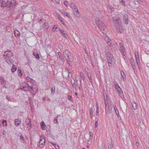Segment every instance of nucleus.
<instances>
[{"instance_id": "45", "label": "nucleus", "mask_w": 149, "mask_h": 149, "mask_svg": "<svg viewBox=\"0 0 149 149\" xmlns=\"http://www.w3.org/2000/svg\"><path fill=\"white\" fill-rule=\"evenodd\" d=\"M51 143L53 145H55V147L56 149H59V146L58 145H56L55 144L53 143Z\"/></svg>"}, {"instance_id": "9", "label": "nucleus", "mask_w": 149, "mask_h": 149, "mask_svg": "<svg viewBox=\"0 0 149 149\" xmlns=\"http://www.w3.org/2000/svg\"><path fill=\"white\" fill-rule=\"evenodd\" d=\"M13 55V53L10 50L5 51L4 54V56L11 57Z\"/></svg>"}, {"instance_id": "22", "label": "nucleus", "mask_w": 149, "mask_h": 149, "mask_svg": "<svg viewBox=\"0 0 149 149\" xmlns=\"http://www.w3.org/2000/svg\"><path fill=\"white\" fill-rule=\"evenodd\" d=\"M132 106L134 110H136L137 109L138 106L137 104L135 102H133Z\"/></svg>"}, {"instance_id": "16", "label": "nucleus", "mask_w": 149, "mask_h": 149, "mask_svg": "<svg viewBox=\"0 0 149 149\" xmlns=\"http://www.w3.org/2000/svg\"><path fill=\"white\" fill-rule=\"evenodd\" d=\"M6 62L9 64H12L13 63V61L12 58H8L6 59Z\"/></svg>"}, {"instance_id": "5", "label": "nucleus", "mask_w": 149, "mask_h": 149, "mask_svg": "<svg viewBox=\"0 0 149 149\" xmlns=\"http://www.w3.org/2000/svg\"><path fill=\"white\" fill-rule=\"evenodd\" d=\"M122 16L124 23L126 24H128L129 22V19L127 15L125 13H123L122 14Z\"/></svg>"}, {"instance_id": "41", "label": "nucleus", "mask_w": 149, "mask_h": 149, "mask_svg": "<svg viewBox=\"0 0 149 149\" xmlns=\"http://www.w3.org/2000/svg\"><path fill=\"white\" fill-rule=\"evenodd\" d=\"M136 62L137 64V65L138 66H139V58H138L137 59L136 58Z\"/></svg>"}, {"instance_id": "24", "label": "nucleus", "mask_w": 149, "mask_h": 149, "mask_svg": "<svg viewBox=\"0 0 149 149\" xmlns=\"http://www.w3.org/2000/svg\"><path fill=\"white\" fill-rule=\"evenodd\" d=\"M17 70V67L15 65H13V66L11 69V71L12 72H14L16 70Z\"/></svg>"}, {"instance_id": "53", "label": "nucleus", "mask_w": 149, "mask_h": 149, "mask_svg": "<svg viewBox=\"0 0 149 149\" xmlns=\"http://www.w3.org/2000/svg\"><path fill=\"white\" fill-rule=\"evenodd\" d=\"M58 120L57 119H55L54 120V123H58Z\"/></svg>"}, {"instance_id": "14", "label": "nucleus", "mask_w": 149, "mask_h": 149, "mask_svg": "<svg viewBox=\"0 0 149 149\" xmlns=\"http://www.w3.org/2000/svg\"><path fill=\"white\" fill-rule=\"evenodd\" d=\"M58 29L59 31L60 32L61 34L63 35V36L65 37L66 38H67V37H68V35L66 33H64V31L63 30L61 29L60 28H58Z\"/></svg>"}, {"instance_id": "8", "label": "nucleus", "mask_w": 149, "mask_h": 149, "mask_svg": "<svg viewBox=\"0 0 149 149\" xmlns=\"http://www.w3.org/2000/svg\"><path fill=\"white\" fill-rule=\"evenodd\" d=\"M104 40L105 42H107V43L108 45H109L110 47L112 49V47H111V46H112V47H113L112 46L113 45H111L112 44L111 42V39H109L108 37L107 36H105L104 37Z\"/></svg>"}, {"instance_id": "2", "label": "nucleus", "mask_w": 149, "mask_h": 149, "mask_svg": "<svg viewBox=\"0 0 149 149\" xmlns=\"http://www.w3.org/2000/svg\"><path fill=\"white\" fill-rule=\"evenodd\" d=\"M21 89L25 91H29L33 94L35 95L38 92V87L36 84H32L30 86L29 84H23L20 87Z\"/></svg>"}, {"instance_id": "39", "label": "nucleus", "mask_w": 149, "mask_h": 149, "mask_svg": "<svg viewBox=\"0 0 149 149\" xmlns=\"http://www.w3.org/2000/svg\"><path fill=\"white\" fill-rule=\"evenodd\" d=\"M88 76L89 77V80L92 83V78H91V74H88Z\"/></svg>"}, {"instance_id": "43", "label": "nucleus", "mask_w": 149, "mask_h": 149, "mask_svg": "<svg viewBox=\"0 0 149 149\" xmlns=\"http://www.w3.org/2000/svg\"><path fill=\"white\" fill-rule=\"evenodd\" d=\"M66 60H67V62L68 63V64H69V62H71L72 61H73L72 59L70 58H69V59H67Z\"/></svg>"}, {"instance_id": "35", "label": "nucleus", "mask_w": 149, "mask_h": 149, "mask_svg": "<svg viewBox=\"0 0 149 149\" xmlns=\"http://www.w3.org/2000/svg\"><path fill=\"white\" fill-rule=\"evenodd\" d=\"M57 27H58L56 25H55L52 29V30L54 32L57 29Z\"/></svg>"}, {"instance_id": "23", "label": "nucleus", "mask_w": 149, "mask_h": 149, "mask_svg": "<svg viewBox=\"0 0 149 149\" xmlns=\"http://www.w3.org/2000/svg\"><path fill=\"white\" fill-rule=\"evenodd\" d=\"M33 55L35 56V57L38 59H39L40 58V56L38 54L37 52H34L33 53Z\"/></svg>"}, {"instance_id": "28", "label": "nucleus", "mask_w": 149, "mask_h": 149, "mask_svg": "<svg viewBox=\"0 0 149 149\" xmlns=\"http://www.w3.org/2000/svg\"><path fill=\"white\" fill-rule=\"evenodd\" d=\"M55 87L54 86L51 89V93H53L54 94L55 92Z\"/></svg>"}, {"instance_id": "3", "label": "nucleus", "mask_w": 149, "mask_h": 149, "mask_svg": "<svg viewBox=\"0 0 149 149\" xmlns=\"http://www.w3.org/2000/svg\"><path fill=\"white\" fill-rule=\"evenodd\" d=\"M16 3V1L15 0L11 1L10 0H0V5L2 7H6L8 6L10 7L11 6H14Z\"/></svg>"}, {"instance_id": "59", "label": "nucleus", "mask_w": 149, "mask_h": 149, "mask_svg": "<svg viewBox=\"0 0 149 149\" xmlns=\"http://www.w3.org/2000/svg\"><path fill=\"white\" fill-rule=\"evenodd\" d=\"M59 58L60 59L61 61H62L63 59V58L61 56L59 57Z\"/></svg>"}, {"instance_id": "21", "label": "nucleus", "mask_w": 149, "mask_h": 149, "mask_svg": "<svg viewBox=\"0 0 149 149\" xmlns=\"http://www.w3.org/2000/svg\"><path fill=\"white\" fill-rule=\"evenodd\" d=\"M70 6L72 9L75 10L77 8L76 6L73 3H71L70 4Z\"/></svg>"}, {"instance_id": "38", "label": "nucleus", "mask_w": 149, "mask_h": 149, "mask_svg": "<svg viewBox=\"0 0 149 149\" xmlns=\"http://www.w3.org/2000/svg\"><path fill=\"white\" fill-rule=\"evenodd\" d=\"M18 73L19 75V76L20 77L22 75V72H21V70H18Z\"/></svg>"}, {"instance_id": "58", "label": "nucleus", "mask_w": 149, "mask_h": 149, "mask_svg": "<svg viewBox=\"0 0 149 149\" xmlns=\"http://www.w3.org/2000/svg\"><path fill=\"white\" fill-rule=\"evenodd\" d=\"M133 3L134 4L137 5L138 4V2H136L135 1H134Z\"/></svg>"}, {"instance_id": "32", "label": "nucleus", "mask_w": 149, "mask_h": 149, "mask_svg": "<svg viewBox=\"0 0 149 149\" xmlns=\"http://www.w3.org/2000/svg\"><path fill=\"white\" fill-rule=\"evenodd\" d=\"M62 13L63 15H66L68 17H69L70 16V15L67 13L65 12H63Z\"/></svg>"}, {"instance_id": "56", "label": "nucleus", "mask_w": 149, "mask_h": 149, "mask_svg": "<svg viewBox=\"0 0 149 149\" xmlns=\"http://www.w3.org/2000/svg\"><path fill=\"white\" fill-rule=\"evenodd\" d=\"M96 112H99V108H98V106H97V107H96Z\"/></svg>"}, {"instance_id": "40", "label": "nucleus", "mask_w": 149, "mask_h": 149, "mask_svg": "<svg viewBox=\"0 0 149 149\" xmlns=\"http://www.w3.org/2000/svg\"><path fill=\"white\" fill-rule=\"evenodd\" d=\"M26 79L28 80V81L27 82V84H28V83H29V82H30V81H31L32 79L31 78H30L28 76L26 77Z\"/></svg>"}, {"instance_id": "62", "label": "nucleus", "mask_w": 149, "mask_h": 149, "mask_svg": "<svg viewBox=\"0 0 149 149\" xmlns=\"http://www.w3.org/2000/svg\"><path fill=\"white\" fill-rule=\"evenodd\" d=\"M90 116H91V118L93 116L92 113V114H90Z\"/></svg>"}, {"instance_id": "46", "label": "nucleus", "mask_w": 149, "mask_h": 149, "mask_svg": "<svg viewBox=\"0 0 149 149\" xmlns=\"http://www.w3.org/2000/svg\"><path fill=\"white\" fill-rule=\"evenodd\" d=\"M4 123H6L5 124V125L6 126H7V121L6 120H4L2 121V123L4 124Z\"/></svg>"}, {"instance_id": "1", "label": "nucleus", "mask_w": 149, "mask_h": 149, "mask_svg": "<svg viewBox=\"0 0 149 149\" xmlns=\"http://www.w3.org/2000/svg\"><path fill=\"white\" fill-rule=\"evenodd\" d=\"M112 20L117 32L122 33L123 29L120 18L117 17H112Z\"/></svg>"}, {"instance_id": "6", "label": "nucleus", "mask_w": 149, "mask_h": 149, "mask_svg": "<svg viewBox=\"0 0 149 149\" xmlns=\"http://www.w3.org/2000/svg\"><path fill=\"white\" fill-rule=\"evenodd\" d=\"M95 22L99 28H101V26L104 24L102 21L98 18L95 19Z\"/></svg>"}, {"instance_id": "34", "label": "nucleus", "mask_w": 149, "mask_h": 149, "mask_svg": "<svg viewBox=\"0 0 149 149\" xmlns=\"http://www.w3.org/2000/svg\"><path fill=\"white\" fill-rule=\"evenodd\" d=\"M120 3L121 4V5L123 6H125V1H123V0H120Z\"/></svg>"}, {"instance_id": "47", "label": "nucleus", "mask_w": 149, "mask_h": 149, "mask_svg": "<svg viewBox=\"0 0 149 149\" xmlns=\"http://www.w3.org/2000/svg\"><path fill=\"white\" fill-rule=\"evenodd\" d=\"M68 99L70 101H72V97L71 95H69L68 96Z\"/></svg>"}, {"instance_id": "61", "label": "nucleus", "mask_w": 149, "mask_h": 149, "mask_svg": "<svg viewBox=\"0 0 149 149\" xmlns=\"http://www.w3.org/2000/svg\"><path fill=\"white\" fill-rule=\"evenodd\" d=\"M96 105L97 107V106H98V103L97 102H96Z\"/></svg>"}, {"instance_id": "12", "label": "nucleus", "mask_w": 149, "mask_h": 149, "mask_svg": "<svg viewBox=\"0 0 149 149\" xmlns=\"http://www.w3.org/2000/svg\"><path fill=\"white\" fill-rule=\"evenodd\" d=\"M74 15H75L77 17H80V14L78 9H77V10H76V9H75V10H74Z\"/></svg>"}, {"instance_id": "33", "label": "nucleus", "mask_w": 149, "mask_h": 149, "mask_svg": "<svg viewBox=\"0 0 149 149\" xmlns=\"http://www.w3.org/2000/svg\"><path fill=\"white\" fill-rule=\"evenodd\" d=\"M0 81L1 84H4L5 83V81L3 78H0Z\"/></svg>"}, {"instance_id": "13", "label": "nucleus", "mask_w": 149, "mask_h": 149, "mask_svg": "<svg viewBox=\"0 0 149 149\" xmlns=\"http://www.w3.org/2000/svg\"><path fill=\"white\" fill-rule=\"evenodd\" d=\"M119 47L120 48V49L121 50V53H123L125 51L123 45L121 42H120L119 43Z\"/></svg>"}, {"instance_id": "57", "label": "nucleus", "mask_w": 149, "mask_h": 149, "mask_svg": "<svg viewBox=\"0 0 149 149\" xmlns=\"http://www.w3.org/2000/svg\"><path fill=\"white\" fill-rule=\"evenodd\" d=\"M58 55L59 56V57L61 56V52H58Z\"/></svg>"}, {"instance_id": "11", "label": "nucleus", "mask_w": 149, "mask_h": 149, "mask_svg": "<svg viewBox=\"0 0 149 149\" xmlns=\"http://www.w3.org/2000/svg\"><path fill=\"white\" fill-rule=\"evenodd\" d=\"M45 140L44 139H40L39 144L40 147H42L45 144Z\"/></svg>"}, {"instance_id": "42", "label": "nucleus", "mask_w": 149, "mask_h": 149, "mask_svg": "<svg viewBox=\"0 0 149 149\" xmlns=\"http://www.w3.org/2000/svg\"><path fill=\"white\" fill-rule=\"evenodd\" d=\"M59 19L61 22V23L63 24L64 25V23L61 17H59Z\"/></svg>"}, {"instance_id": "64", "label": "nucleus", "mask_w": 149, "mask_h": 149, "mask_svg": "<svg viewBox=\"0 0 149 149\" xmlns=\"http://www.w3.org/2000/svg\"><path fill=\"white\" fill-rule=\"evenodd\" d=\"M3 87L4 88H6V87L5 86V85H4L3 86Z\"/></svg>"}, {"instance_id": "50", "label": "nucleus", "mask_w": 149, "mask_h": 149, "mask_svg": "<svg viewBox=\"0 0 149 149\" xmlns=\"http://www.w3.org/2000/svg\"><path fill=\"white\" fill-rule=\"evenodd\" d=\"M35 82V80H34L32 79H31V81H30L29 83H31V84H33V83H34Z\"/></svg>"}, {"instance_id": "4", "label": "nucleus", "mask_w": 149, "mask_h": 149, "mask_svg": "<svg viewBox=\"0 0 149 149\" xmlns=\"http://www.w3.org/2000/svg\"><path fill=\"white\" fill-rule=\"evenodd\" d=\"M106 57L108 65L110 67L112 66L114 61V57L112 54L109 52H107Z\"/></svg>"}, {"instance_id": "48", "label": "nucleus", "mask_w": 149, "mask_h": 149, "mask_svg": "<svg viewBox=\"0 0 149 149\" xmlns=\"http://www.w3.org/2000/svg\"><path fill=\"white\" fill-rule=\"evenodd\" d=\"M20 139L23 141L24 140V138L22 134L20 136Z\"/></svg>"}, {"instance_id": "49", "label": "nucleus", "mask_w": 149, "mask_h": 149, "mask_svg": "<svg viewBox=\"0 0 149 149\" xmlns=\"http://www.w3.org/2000/svg\"><path fill=\"white\" fill-rule=\"evenodd\" d=\"M120 95V96L121 97H122L123 96V92L122 91L120 93H119Z\"/></svg>"}, {"instance_id": "30", "label": "nucleus", "mask_w": 149, "mask_h": 149, "mask_svg": "<svg viewBox=\"0 0 149 149\" xmlns=\"http://www.w3.org/2000/svg\"><path fill=\"white\" fill-rule=\"evenodd\" d=\"M114 110H115L116 113V114L117 115V116H118V115H119V111L116 108V106H114Z\"/></svg>"}, {"instance_id": "36", "label": "nucleus", "mask_w": 149, "mask_h": 149, "mask_svg": "<svg viewBox=\"0 0 149 149\" xmlns=\"http://www.w3.org/2000/svg\"><path fill=\"white\" fill-rule=\"evenodd\" d=\"M80 75L82 79H84V76L82 72H80Z\"/></svg>"}, {"instance_id": "51", "label": "nucleus", "mask_w": 149, "mask_h": 149, "mask_svg": "<svg viewBox=\"0 0 149 149\" xmlns=\"http://www.w3.org/2000/svg\"><path fill=\"white\" fill-rule=\"evenodd\" d=\"M98 126V121H96L95 123V126L96 128Z\"/></svg>"}, {"instance_id": "37", "label": "nucleus", "mask_w": 149, "mask_h": 149, "mask_svg": "<svg viewBox=\"0 0 149 149\" xmlns=\"http://www.w3.org/2000/svg\"><path fill=\"white\" fill-rule=\"evenodd\" d=\"M64 4L66 6H68L69 4V2H68V1H64Z\"/></svg>"}, {"instance_id": "20", "label": "nucleus", "mask_w": 149, "mask_h": 149, "mask_svg": "<svg viewBox=\"0 0 149 149\" xmlns=\"http://www.w3.org/2000/svg\"><path fill=\"white\" fill-rule=\"evenodd\" d=\"M120 73L123 80L125 81V80H126V75L124 72L123 71H121Z\"/></svg>"}, {"instance_id": "63", "label": "nucleus", "mask_w": 149, "mask_h": 149, "mask_svg": "<svg viewBox=\"0 0 149 149\" xmlns=\"http://www.w3.org/2000/svg\"><path fill=\"white\" fill-rule=\"evenodd\" d=\"M72 85H73V86L74 88V87H75V86H76L75 84H72Z\"/></svg>"}, {"instance_id": "55", "label": "nucleus", "mask_w": 149, "mask_h": 149, "mask_svg": "<svg viewBox=\"0 0 149 149\" xmlns=\"http://www.w3.org/2000/svg\"><path fill=\"white\" fill-rule=\"evenodd\" d=\"M68 77H70V76H72V75L71 73L70 72H68Z\"/></svg>"}, {"instance_id": "17", "label": "nucleus", "mask_w": 149, "mask_h": 149, "mask_svg": "<svg viewBox=\"0 0 149 149\" xmlns=\"http://www.w3.org/2000/svg\"><path fill=\"white\" fill-rule=\"evenodd\" d=\"M15 123L16 126H18L21 123V120H19L18 119H15Z\"/></svg>"}, {"instance_id": "44", "label": "nucleus", "mask_w": 149, "mask_h": 149, "mask_svg": "<svg viewBox=\"0 0 149 149\" xmlns=\"http://www.w3.org/2000/svg\"><path fill=\"white\" fill-rule=\"evenodd\" d=\"M6 100H7L8 101H11V100L10 98L8 96V95H7L6 96Z\"/></svg>"}, {"instance_id": "52", "label": "nucleus", "mask_w": 149, "mask_h": 149, "mask_svg": "<svg viewBox=\"0 0 149 149\" xmlns=\"http://www.w3.org/2000/svg\"><path fill=\"white\" fill-rule=\"evenodd\" d=\"M93 133L91 132H90V138H92V137Z\"/></svg>"}, {"instance_id": "54", "label": "nucleus", "mask_w": 149, "mask_h": 149, "mask_svg": "<svg viewBox=\"0 0 149 149\" xmlns=\"http://www.w3.org/2000/svg\"><path fill=\"white\" fill-rule=\"evenodd\" d=\"M93 109L92 108H91L90 109V114H92V113Z\"/></svg>"}, {"instance_id": "25", "label": "nucleus", "mask_w": 149, "mask_h": 149, "mask_svg": "<svg viewBox=\"0 0 149 149\" xmlns=\"http://www.w3.org/2000/svg\"><path fill=\"white\" fill-rule=\"evenodd\" d=\"M14 33L15 36H18L20 35L19 32L17 30H15Z\"/></svg>"}, {"instance_id": "18", "label": "nucleus", "mask_w": 149, "mask_h": 149, "mask_svg": "<svg viewBox=\"0 0 149 149\" xmlns=\"http://www.w3.org/2000/svg\"><path fill=\"white\" fill-rule=\"evenodd\" d=\"M40 125L42 129L43 130H45L46 125L45 124L43 121H42L40 123Z\"/></svg>"}, {"instance_id": "19", "label": "nucleus", "mask_w": 149, "mask_h": 149, "mask_svg": "<svg viewBox=\"0 0 149 149\" xmlns=\"http://www.w3.org/2000/svg\"><path fill=\"white\" fill-rule=\"evenodd\" d=\"M112 148H114V145L113 142L111 139V144H108V149H111Z\"/></svg>"}, {"instance_id": "10", "label": "nucleus", "mask_w": 149, "mask_h": 149, "mask_svg": "<svg viewBox=\"0 0 149 149\" xmlns=\"http://www.w3.org/2000/svg\"><path fill=\"white\" fill-rule=\"evenodd\" d=\"M25 123L27 125H29V127H28V129L29 130H30L31 128V124L30 120L29 118H27L26 119Z\"/></svg>"}, {"instance_id": "27", "label": "nucleus", "mask_w": 149, "mask_h": 149, "mask_svg": "<svg viewBox=\"0 0 149 149\" xmlns=\"http://www.w3.org/2000/svg\"><path fill=\"white\" fill-rule=\"evenodd\" d=\"M70 52L68 50L66 49L64 52V54H65L66 56L69 55Z\"/></svg>"}, {"instance_id": "31", "label": "nucleus", "mask_w": 149, "mask_h": 149, "mask_svg": "<svg viewBox=\"0 0 149 149\" xmlns=\"http://www.w3.org/2000/svg\"><path fill=\"white\" fill-rule=\"evenodd\" d=\"M104 99H105V111H106V113H107L108 112V108L107 107V104L106 103V100H105V97H104Z\"/></svg>"}, {"instance_id": "7", "label": "nucleus", "mask_w": 149, "mask_h": 149, "mask_svg": "<svg viewBox=\"0 0 149 149\" xmlns=\"http://www.w3.org/2000/svg\"><path fill=\"white\" fill-rule=\"evenodd\" d=\"M99 28L103 34L106 36V34H107L106 32L107 31V29L105 25L104 24L103 26H101V28Z\"/></svg>"}, {"instance_id": "15", "label": "nucleus", "mask_w": 149, "mask_h": 149, "mask_svg": "<svg viewBox=\"0 0 149 149\" xmlns=\"http://www.w3.org/2000/svg\"><path fill=\"white\" fill-rule=\"evenodd\" d=\"M114 85L115 86V88L117 89V91L118 93L122 91L121 88L118 85V84H114Z\"/></svg>"}, {"instance_id": "29", "label": "nucleus", "mask_w": 149, "mask_h": 149, "mask_svg": "<svg viewBox=\"0 0 149 149\" xmlns=\"http://www.w3.org/2000/svg\"><path fill=\"white\" fill-rule=\"evenodd\" d=\"M135 54L136 58L137 59L138 58H139V53L138 52L136 51L135 52Z\"/></svg>"}, {"instance_id": "60", "label": "nucleus", "mask_w": 149, "mask_h": 149, "mask_svg": "<svg viewBox=\"0 0 149 149\" xmlns=\"http://www.w3.org/2000/svg\"><path fill=\"white\" fill-rule=\"evenodd\" d=\"M136 145L137 146H138L139 145V143L138 142H136Z\"/></svg>"}, {"instance_id": "26", "label": "nucleus", "mask_w": 149, "mask_h": 149, "mask_svg": "<svg viewBox=\"0 0 149 149\" xmlns=\"http://www.w3.org/2000/svg\"><path fill=\"white\" fill-rule=\"evenodd\" d=\"M132 58H131L130 59V62L131 65L133 67L134 66H135V63Z\"/></svg>"}]
</instances>
